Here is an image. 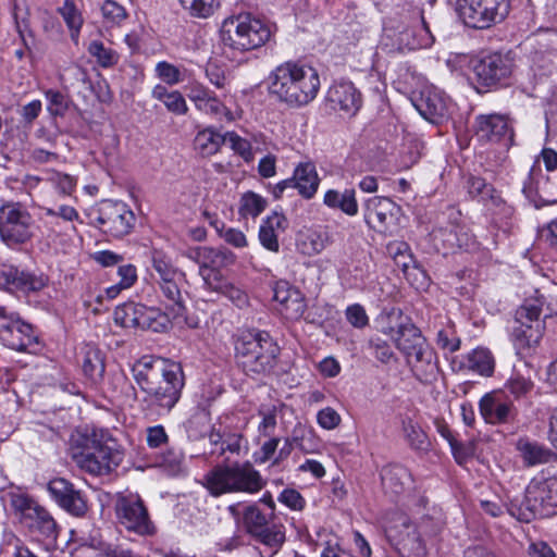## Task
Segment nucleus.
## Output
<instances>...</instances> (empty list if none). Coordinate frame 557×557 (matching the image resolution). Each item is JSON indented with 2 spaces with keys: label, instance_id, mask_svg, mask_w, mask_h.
Here are the masks:
<instances>
[{
  "label": "nucleus",
  "instance_id": "21",
  "mask_svg": "<svg viewBox=\"0 0 557 557\" xmlns=\"http://www.w3.org/2000/svg\"><path fill=\"white\" fill-rule=\"evenodd\" d=\"M326 101L333 110L355 115L361 107L362 98L351 82H338L329 88Z\"/></svg>",
  "mask_w": 557,
  "mask_h": 557
},
{
  "label": "nucleus",
  "instance_id": "12",
  "mask_svg": "<svg viewBox=\"0 0 557 557\" xmlns=\"http://www.w3.org/2000/svg\"><path fill=\"white\" fill-rule=\"evenodd\" d=\"M115 515L128 532L139 536H151L157 532L147 507L137 494L120 495L115 502Z\"/></svg>",
  "mask_w": 557,
  "mask_h": 557
},
{
  "label": "nucleus",
  "instance_id": "11",
  "mask_svg": "<svg viewBox=\"0 0 557 557\" xmlns=\"http://www.w3.org/2000/svg\"><path fill=\"white\" fill-rule=\"evenodd\" d=\"M245 531L257 542L271 549L273 556L285 542V528L271 522L257 504L245 506L242 512Z\"/></svg>",
  "mask_w": 557,
  "mask_h": 557
},
{
  "label": "nucleus",
  "instance_id": "47",
  "mask_svg": "<svg viewBox=\"0 0 557 557\" xmlns=\"http://www.w3.org/2000/svg\"><path fill=\"white\" fill-rule=\"evenodd\" d=\"M243 448H247V441L244 435L226 429L220 449L212 450L211 453H218L219 456H223L225 453L240 455Z\"/></svg>",
  "mask_w": 557,
  "mask_h": 557
},
{
  "label": "nucleus",
  "instance_id": "63",
  "mask_svg": "<svg viewBox=\"0 0 557 557\" xmlns=\"http://www.w3.org/2000/svg\"><path fill=\"white\" fill-rule=\"evenodd\" d=\"M449 446L458 465H465L474 455V445L471 443H461L455 438Z\"/></svg>",
  "mask_w": 557,
  "mask_h": 557
},
{
  "label": "nucleus",
  "instance_id": "50",
  "mask_svg": "<svg viewBox=\"0 0 557 557\" xmlns=\"http://www.w3.org/2000/svg\"><path fill=\"white\" fill-rule=\"evenodd\" d=\"M182 7L194 17L207 18L213 14L216 0H180Z\"/></svg>",
  "mask_w": 557,
  "mask_h": 557
},
{
  "label": "nucleus",
  "instance_id": "45",
  "mask_svg": "<svg viewBox=\"0 0 557 557\" xmlns=\"http://www.w3.org/2000/svg\"><path fill=\"white\" fill-rule=\"evenodd\" d=\"M37 181H46L50 183L60 194L71 195L76 187V178L70 174L61 173L58 171H46L42 178Z\"/></svg>",
  "mask_w": 557,
  "mask_h": 557
},
{
  "label": "nucleus",
  "instance_id": "30",
  "mask_svg": "<svg viewBox=\"0 0 557 557\" xmlns=\"http://www.w3.org/2000/svg\"><path fill=\"white\" fill-rule=\"evenodd\" d=\"M468 194L473 199H478L484 206L498 207L502 198L493 185L479 176H470L467 180Z\"/></svg>",
  "mask_w": 557,
  "mask_h": 557
},
{
  "label": "nucleus",
  "instance_id": "22",
  "mask_svg": "<svg viewBox=\"0 0 557 557\" xmlns=\"http://www.w3.org/2000/svg\"><path fill=\"white\" fill-rule=\"evenodd\" d=\"M273 298L281 306V312L289 320H297L306 311L304 295L287 282H278L274 287Z\"/></svg>",
  "mask_w": 557,
  "mask_h": 557
},
{
  "label": "nucleus",
  "instance_id": "48",
  "mask_svg": "<svg viewBox=\"0 0 557 557\" xmlns=\"http://www.w3.org/2000/svg\"><path fill=\"white\" fill-rule=\"evenodd\" d=\"M103 21L112 26H119L128 17L126 9L114 0H104L100 7Z\"/></svg>",
  "mask_w": 557,
  "mask_h": 557
},
{
  "label": "nucleus",
  "instance_id": "56",
  "mask_svg": "<svg viewBox=\"0 0 557 557\" xmlns=\"http://www.w3.org/2000/svg\"><path fill=\"white\" fill-rule=\"evenodd\" d=\"M534 384L531 380L521 375H515L506 383L507 391L516 398L525 397L533 389Z\"/></svg>",
  "mask_w": 557,
  "mask_h": 557
},
{
  "label": "nucleus",
  "instance_id": "52",
  "mask_svg": "<svg viewBox=\"0 0 557 557\" xmlns=\"http://www.w3.org/2000/svg\"><path fill=\"white\" fill-rule=\"evenodd\" d=\"M48 100V111L53 116H63L69 110L71 100L67 96L58 90L49 89L46 91Z\"/></svg>",
  "mask_w": 557,
  "mask_h": 557
},
{
  "label": "nucleus",
  "instance_id": "7",
  "mask_svg": "<svg viewBox=\"0 0 557 557\" xmlns=\"http://www.w3.org/2000/svg\"><path fill=\"white\" fill-rule=\"evenodd\" d=\"M271 36L270 28L250 13L226 20L222 28L225 46L239 51H249L263 46Z\"/></svg>",
  "mask_w": 557,
  "mask_h": 557
},
{
  "label": "nucleus",
  "instance_id": "61",
  "mask_svg": "<svg viewBox=\"0 0 557 557\" xmlns=\"http://www.w3.org/2000/svg\"><path fill=\"white\" fill-rule=\"evenodd\" d=\"M522 193L536 208L548 203L539 195V182H535L533 171L530 172L527 180L523 182Z\"/></svg>",
  "mask_w": 557,
  "mask_h": 557
},
{
  "label": "nucleus",
  "instance_id": "24",
  "mask_svg": "<svg viewBox=\"0 0 557 557\" xmlns=\"http://www.w3.org/2000/svg\"><path fill=\"white\" fill-rule=\"evenodd\" d=\"M383 491L391 498L401 495L411 485L412 478L409 470L398 463H391L380 472Z\"/></svg>",
  "mask_w": 557,
  "mask_h": 557
},
{
  "label": "nucleus",
  "instance_id": "26",
  "mask_svg": "<svg viewBox=\"0 0 557 557\" xmlns=\"http://www.w3.org/2000/svg\"><path fill=\"white\" fill-rule=\"evenodd\" d=\"M287 226L288 222L285 215L274 211L267 219L262 220L258 235L260 244L271 252H278V236L285 232Z\"/></svg>",
  "mask_w": 557,
  "mask_h": 557
},
{
  "label": "nucleus",
  "instance_id": "6",
  "mask_svg": "<svg viewBox=\"0 0 557 557\" xmlns=\"http://www.w3.org/2000/svg\"><path fill=\"white\" fill-rule=\"evenodd\" d=\"M508 512L518 520L525 522L531 521L536 516L556 513L557 472L543 480H531L521 498L510 499Z\"/></svg>",
  "mask_w": 557,
  "mask_h": 557
},
{
  "label": "nucleus",
  "instance_id": "20",
  "mask_svg": "<svg viewBox=\"0 0 557 557\" xmlns=\"http://www.w3.org/2000/svg\"><path fill=\"white\" fill-rule=\"evenodd\" d=\"M418 112L431 123H442L447 120L454 109L451 100L440 89L425 88L413 101Z\"/></svg>",
  "mask_w": 557,
  "mask_h": 557
},
{
  "label": "nucleus",
  "instance_id": "40",
  "mask_svg": "<svg viewBox=\"0 0 557 557\" xmlns=\"http://www.w3.org/2000/svg\"><path fill=\"white\" fill-rule=\"evenodd\" d=\"M87 51L102 69L114 67L120 62V53L107 47L101 40H91Z\"/></svg>",
  "mask_w": 557,
  "mask_h": 557
},
{
  "label": "nucleus",
  "instance_id": "25",
  "mask_svg": "<svg viewBox=\"0 0 557 557\" xmlns=\"http://www.w3.org/2000/svg\"><path fill=\"white\" fill-rule=\"evenodd\" d=\"M481 416L487 423L496 424L506 422L512 412V405L504 400L502 392L494 391L485 394L480 403Z\"/></svg>",
  "mask_w": 557,
  "mask_h": 557
},
{
  "label": "nucleus",
  "instance_id": "32",
  "mask_svg": "<svg viewBox=\"0 0 557 557\" xmlns=\"http://www.w3.org/2000/svg\"><path fill=\"white\" fill-rule=\"evenodd\" d=\"M323 203L331 209H338L350 216L358 213V202L355 189L347 188L343 193L336 189H329L324 194Z\"/></svg>",
  "mask_w": 557,
  "mask_h": 557
},
{
  "label": "nucleus",
  "instance_id": "1",
  "mask_svg": "<svg viewBox=\"0 0 557 557\" xmlns=\"http://www.w3.org/2000/svg\"><path fill=\"white\" fill-rule=\"evenodd\" d=\"M132 375L143 393L144 403L152 412L169 413L178 403L185 385L180 364L143 357L132 366Z\"/></svg>",
  "mask_w": 557,
  "mask_h": 557
},
{
  "label": "nucleus",
  "instance_id": "57",
  "mask_svg": "<svg viewBox=\"0 0 557 557\" xmlns=\"http://www.w3.org/2000/svg\"><path fill=\"white\" fill-rule=\"evenodd\" d=\"M436 344L440 348L449 352H455L460 347V338L451 326L442 329L437 332Z\"/></svg>",
  "mask_w": 557,
  "mask_h": 557
},
{
  "label": "nucleus",
  "instance_id": "14",
  "mask_svg": "<svg viewBox=\"0 0 557 557\" xmlns=\"http://www.w3.org/2000/svg\"><path fill=\"white\" fill-rule=\"evenodd\" d=\"M135 214L121 201L106 200L99 208L97 222L100 228L114 238L128 235L135 226Z\"/></svg>",
  "mask_w": 557,
  "mask_h": 557
},
{
  "label": "nucleus",
  "instance_id": "59",
  "mask_svg": "<svg viewBox=\"0 0 557 557\" xmlns=\"http://www.w3.org/2000/svg\"><path fill=\"white\" fill-rule=\"evenodd\" d=\"M9 503L15 512H18L26 518H28L29 512H34V508L37 506L34 504L32 498L22 493H10Z\"/></svg>",
  "mask_w": 557,
  "mask_h": 557
},
{
  "label": "nucleus",
  "instance_id": "58",
  "mask_svg": "<svg viewBox=\"0 0 557 557\" xmlns=\"http://www.w3.org/2000/svg\"><path fill=\"white\" fill-rule=\"evenodd\" d=\"M58 12L63 17L66 26H78L84 24V18L81 11L77 9L74 0H64Z\"/></svg>",
  "mask_w": 557,
  "mask_h": 557
},
{
  "label": "nucleus",
  "instance_id": "41",
  "mask_svg": "<svg viewBox=\"0 0 557 557\" xmlns=\"http://www.w3.org/2000/svg\"><path fill=\"white\" fill-rule=\"evenodd\" d=\"M397 549L403 557H425L426 548L420 534L411 529L406 536L401 537L397 543Z\"/></svg>",
  "mask_w": 557,
  "mask_h": 557
},
{
  "label": "nucleus",
  "instance_id": "51",
  "mask_svg": "<svg viewBox=\"0 0 557 557\" xmlns=\"http://www.w3.org/2000/svg\"><path fill=\"white\" fill-rule=\"evenodd\" d=\"M157 76L165 84L170 86L177 85L184 81L183 72L176 65L168 62L160 61L156 65Z\"/></svg>",
  "mask_w": 557,
  "mask_h": 557
},
{
  "label": "nucleus",
  "instance_id": "54",
  "mask_svg": "<svg viewBox=\"0 0 557 557\" xmlns=\"http://www.w3.org/2000/svg\"><path fill=\"white\" fill-rule=\"evenodd\" d=\"M329 244L330 236L325 231H308L306 239L304 240L306 252L309 255L320 253Z\"/></svg>",
  "mask_w": 557,
  "mask_h": 557
},
{
  "label": "nucleus",
  "instance_id": "49",
  "mask_svg": "<svg viewBox=\"0 0 557 557\" xmlns=\"http://www.w3.org/2000/svg\"><path fill=\"white\" fill-rule=\"evenodd\" d=\"M267 207V200L260 195L248 191L243 195L239 212L243 216H258Z\"/></svg>",
  "mask_w": 557,
  "mask_h": 557
},
{
  "label": "nucleus",
  "instance_id": "10",
  "mask_svg": "<svg viewBox=\"0 0 557 557\" xmlns=\"http://www.w3.org/2000/svg\"><path fill=\"white\" fill-rule=\"evenodd\" d=\"M509 10V0H457L456 3V11L465 25L476 29L500 23Z\"/></svg>",
  "mask_w": 557,
  "mask_h": 557
},
{
  "label": "nucleus",
  "instance_id": "2",
  "mask_svg": "<svg viewBox=\"0 0 557 557\" xmlns=\"http://www.w3.org/2000/svg\"><path fill=\"white\" fill-rule=\"evenodd\" d=\"M554 314H557V299L548 300L539 290L518 307L510 338L520 358L535 351L545 332V320Z\"/></svg>",
  "mask_w": 557,
  "mask_h": 557
},
{
  "label": "nucleus",
  "instance_id": "28",
  "mask_svg": "<svg viewBox=\"0 0 557 557\" xmlns=\"http://www.w3.org/2000/svg\"><path fill=\"white\" fill-rule=\"evenodd\" d=\"M516 447L527 467L557 461V454L555 451L535 441L520 438Z\"/></svg>",
  "mask_w": 557,
  "mask_h": 557
},
{
  "label": "nucleus",
  "instance_id": "33",
  "mask_svg": "<svg viewBox=\"0 0 557 557\" xmlns=\"http://www.w3.org/2000/svg\"><path fill=\"white\" fill-rule=\"evenodd\" d=\"M181 278H170L168 281L157 284L162 296L169 301L168 310L172 319L183 318L186 312L182 292L178 286Z\"/></svg>",
  "mask_w": 557,
  "mask_h": 557
},
{
  "label": "nucleus",
  "instance_id": "29",
  "mask_svg": "<svg viewBox=\"0 0 557 557\" xmlns=\"http://www.w3.org/2000/svg\"><path fill=\"white\" fill-rule=\"evenodd\" d=\"M392 338L397 349L404 355L426 342L421 331L409 318H406L397 325Z\"/></svg>",
  "mask_w": 557,
  "mask_h": 557
},
{
  "label": "nucleus",
  "instance_id": "37",
  "mask_svg": "<svg viewBox=\"0 0 557 557\" xmlns=\"http://www.w3.org/2000/svg\"><path fill=\"white\" fill-rule=\"evenodd\" d=\"M211 420V413L208 404L200 403L194 409L187 421L185 428L189 437L197 440L205 436L207 428Z\"/></svg>",
  "mask_w": 557,
  "mask_h": 557
},
{
  "label": "nucleus",
  "instance_id": "43",
  "mask_svg": "<svg viewBox=\"0 0 557 557\" xmlns=\"http://www.w3.org/2000/svg\"><path fill=\"white\" fill-rule=\"evenodd\" d=\"M403 431L412 449L428 450L430 446L428 435L412 419L403 420Z\"/></svg>",
  "mask_w": 557,
  "mask_h": 557
},
{
  "label": "nucleus",
  "instance_id": "31",
  "mask_svg": "<svg viewBox=\"0 0 557 557\" xmlns=\"http://www.w3.org/2000/svg\"><path fill=\"white\" fill-rule=\"evenodd\" d=\"M82 369L84 375L91 384L97 385L102 381L106 366L101 351L98 348L87 346L84 349Z\"/></svg>",
  "mask_w": 557,
  "mask_h": 557
},
{
  "label": "nucleus",
  "instance_id": "23",
  "mask_svg": "<svg viewBox=\"0 0 557 557\" xmlns=\"http://www.w3.org/2000/svg\"><path fill=\"white\" fill-rule=\"evenodd\" d=\"M476 134L487 141H508L513 138L512 128L506 116L500 114L480 115L476 117Z\"/></svg>",
  "mask_w": 557,
  "mask_h": 557
},
{
  "label": "nucleus",
  "instance_id": "15",
  "mask_svg": "<svg viewBox=\"0 0 557 557\" xmlns=\"http://www.w3.org/2000/svg\"><path fill=\"white\" fill-rule=\"evenodd\" d=\"M400 207L387 197H372L364 203V221L381 234L392 235L397 227Z\"/></svg>",
  "mask_w": 557,
  "mask_h": 557
},
{
  "label": "nucleus",
  "instance_id": "53",
  "mask_svg": "<svg viewBox=\"0 0 557 557\" xmlns=\"http://www.w3.org/2000/svg\"><path fill=\"white\" fill-rule=\"evenodd\" d=\"M225 144H228L231 149L239 154L246 162H250L253 159L251 144L236 133H225Z\"/></svg>",
  "mask_w": 557,
  "mask_h": 557
},
{
  "label": "nucleus",
  "instance_id": "46",
  "mask_svg": "<svg viewBox=\"0 0 557 557\" xmlns=\"http://www.w3.org/2000/svg\"><path fill=\"white\" fill-rule=\"evenodd\" d=\"M410 370L413 376L423 384H430L436 380L437 376V364L434 358H426L425 361L413 362L409 359Z\"/></svg>",
  "mask_w": 557,
  "mask_h": 557
},
{
  "label": "nucleus",
  "instance_id": "55",
  "mask_svg": "<svg viewBox=\"0 0 557 557\" xmlns=\"http://www.w3.org/2000/svg\"><path fill=\"white\" fill-rule=\"evenodd\" d=\"M368 349L374 358L382 363H388L392 359H395V352L391 348V345L381 337L370 338Z\"/></svg>",
  "mask_w": 557,
  "mask_h": 557
},
{
  "label": "nucleus",
  "instance_id": "36",
  "mask_svg": "<svg viewBox=\"0 0 557 557\" xmlns=\"http://www.w3.org/2000/svg\"><path fill=\"white\" fill-rule=\"evenodd\" d=\"M466 367L483 376L494 373L495 360L487 348H475L466 357Z\"/></svg>",
  "mask_w": 557,
  "mask_h": 557
},
{
  "label": "nucleus",
  "instance_id": "18",
  "mask_svg": "<svg viewBox=\"0 0 557 557\" xmlns=\"http://www.w3.org/2000/svg\"><path fill=\"white\" fill-rule=\"evenodd\" d=\"M512 65V60L508 55L495 52L480 59L473 71L482 86L494 87L506 84Z\"/></svg>",
  "mask_w": 557,
  "mask_h": 557
},
{
  "label": "nucleus",
  "instance_id": "8",
  "mask_svg": "<svg viewBox=\"0 0 557 557\" xmlns=\"http://www.w3.org/2000/svg\"><path fill=\"white\" fill-rule=\"evenodd\" d=\"M35 221L21 202L8 201L0 206V240L10 249H17L32 240Z\"/></svg>",
  "mask_w": 557,
  "mask_h": 557
},
{
  "label": "nucleus",
  "instance_id": "4",
  "mask_svg": "<svg viewBox=\"0 0 557 557\" xmlns=\"http://www.w3.org/2000/svg\"><path fill=\"white\" fill-rule=\"evenodd\" d=\"M235 360L246 375L260 379L270 375L278 363L281 347L267 331L247 330L235 339Z\"/></svg>",
  "mask_w": 557,
  "mask_h": 557
},
{
  "label": "nucleus",
  "instance_id": "3",
  "mask_svg": "<svg viewBox=\"0 0 557 557\" xmlns=\"http://www.w3.org/2000/svg\"><path fill=\"white\" fill-rule=\"evenodd\" d=\"M320 89L318 72L297 62H285L275 67L269 76V92L290 108L310 103Z\"/></svg>",
  "mask_w": 557,
  "mask_h": 557
},
{
  "label": "nucleus",
  "instance_id": "27",
  "mask_svg": "<svg viewBox=\"0 0 557 557\" xmlns=\"http://www.w3.org/2000/svg\"><path fill=\"white\" fill-rule=\"evenodd\" d=\"M187 97L191 102H194L198 110L206 114H210L214 117H220L225 114L226 108L223 102L220 101L211 90L201 84L190 85Z\"/></svg>",
  "mask_w": 557,
  "mask_h": 557
},
{
  "label": "nucleus",
  "instance_id": "35",
  "mask_svg": "<svg viewBox=\"0 0 557 557\" xmlns=\"http://www.w3.org/2000/svg\"><path fill=\"white\" fill-rule=\"evenodd\" d=\"M151 277L156 284L170 278H181V273L173 264L171 259L162 251L154 250L151 256Z\"/></svg>",
  "mask_w": 557,
  "mask_h": 557
},
{
  "label": "nucleus",
  "instance_id": "19",
  "mask_svg": "<svg viewBox=\"0 0 557 557\" xmlns=\"http://www.w3.org/2000/svg\"><path fill=\"white\" fill-rule=\"evenodd\" d=\"M47 285L42 275H36L13 264L0 263V289L8 293L39 292Z\"/></svg>",
  "mask_w": 557,
  "mask_h": 557
},
{
  "label": "nucleus",
  "instance_id": "44",
  "mask_svg": "<svg viewBox=\"0 0 557 557\" xmlns=\"http://www.w3.org/2000/svg\"><path fill=\"white\" fill-rule=\"evenodd\" d=\"M235 262V255L226 248L207 247L205 263L200 269L221 270Z\"/></svg>",
  "mask_w": 557,
  "mask_h": 557
},
{
  "label": "nucleus",
  "instance_id": "16",
  "mask_svg": "<svg viewBox=\"0 0 557 557\" xmlns=\"http://www.w3.org/2000/svg\"><path fill=\"white\" fill-rule=\"evenodd\" d=\"M319 185L320 177L315 164L311 161L300 162L294 169L293 176L278 182L272 194L275 199H280L287 189H297L302 198L311 199L317 194Z\"/></svg>",
  "mask_w": 557,
  "mask_h": 557
},
{
  "label": "nucleus",
  "instance_id": "42",
  "mask_svg": "<svg viewBox=\"0 0 557 557\" xmlns=\"http://www.w3.org/2000/svg\"><path fill=\"white\" fill-rule=\"evenodd\" d=\"M143 306L132 301L117 306L114 310V322L123 327H137Z\"/></svg>",
  "mask_w": 557,
  "mask_h": 557
},
{
  "label": "nucleus",
  "instance_id": "9",
  "mask_svg": "<svg viewBox=\"0 0 557 557\" xmlns=\"http://www.w3.org/2000/svg\"><path fill=\"white\" fill-rule=\"evenodd\" d=\"M0 342L20 352L36 354L40 349L36 327L4 306H0Z\"/></svg>",
  "mask_w": 557,
  "mask_h": 557
},
{
  "label": "nucleus",
  "instance_id": "17",
  "mask_svg": "<svg viewBox=\"0 0 557 557\" xmlns=\"http://www.w3.org/2000/svg\"><path fill=\"white\" fill-rule=\"evenodd\" d=\"M47 491L55 504L71 516L82 518L87 513L88 500L86 495L69 480L54 478L48 482Z\"/></svg>",
  "mask_w": 557,
  "mask_h": 557
},
{
  "label": "nucleus",
  "instance_id": "38",
  "mask_svg": "<svg viewBox=\"0 0 557 557\" xmlns=\"http://www.w3.org/2000/svg\"><path fill=\"white\" fill-rule=\"evenodd\" d=\"M172 319L170 311L161 312L159 309L143 306L137 329L163 332Z\"/></svg>",
  "mask_w": 557,
  "mask_h": 557
},
{
  "label": "nucleus",
  "instance_id": "34",
  "mask_svg": "<svg viewBox=\"0 0 557 557\" xmlns=\"http://www.w3.org/2000/svg\"><path fill=\"white\" fill-rule=\"evenodd\" d=\"M28 518L34 521L32 529L39 532L45 540L49 542L57 540L59 527L48 510L41 506H36L34 512L28 513Z\"/></svg>",
  "mask_w": 557,
  "mask_h": 557
},
{
  "label": "nucleus",
  "instance_id": "5",
  "mask_svg": "<svg viewBox=\"0 0 557 557\" xmlns=\"http://www.w3.org/2000/svg\"><path fill=\"white\" fill-rule=\"evenodd\" d=\"M205 487L211 496L219 497L230 493L256 494L265 481L250 461L218 465L203 478Z\"/></svg>",
  "mask_w": 557,
  "mask_h": 557
},
{
  "label": "nucleus",
  "instance_id": "64",
  "mask_svg": "<svg viewBox=\"0 0 557 557\" xmlns=\"http://www.w3.org/2000/svg\"><path fill=\"white\" fill-rule=\"evenodd\" d=\"M345 314L347 321L357 329H362L369 323V318L366 313V310L359 304L347 307Z\"/></svg>",
  "mask_w": 557,
  "mask_h": 557
},
{
  "label": "nucleus",
  "instance_id": "13",
  "mask_svg": "<svg viewBox=\"0 0 557 557\" xmlns=\"http://www.w3.org/2000/svg\"><path fill=\"white\" fill-rule=\"evenodd\" d=\"M123 460V453L111 446L108 442L92 441L77 458L82 470L92 475H107L115 470Z\"/></svg>",
  "mask_w": 557,
  "mask_h": 557
},
{
  "label": "nucleus",
  "instance_id": "62",
  "mask_svg": "<svg viewBox=\"0 0 557 557\" xmlns=\"http://www.w3.org/2000/svg\"><path fill=\"white\" fill-rule=\"evenodd\" d=\"M13 18L15 22V27L21 38L25 41V33H30L29 30V10L26 5L23 8L18 3H14L13 5Z\"/></svg>",
  "mask_w": 557,
  "mask_h": 557
},
{
  "label": "nucleus",
  "instance_id": "39",
  "mask_svg": "<svg viewBox=\"0 0 557 557\" xmlns=\"http://www.w3.org/2000/svg\"><path fill=\"white\" fill-rule=\"evenodd\" d=\"M223 144H225V134L221 135L213 128L199 132L194 140L195 149L203 157L216 153Z\"/></svg>",
  "mask_w": 557,
  "mask_h": 557
},
{
  "label": "nucleus",
  "instance_id": "60",
  "mask_svg": "<svg viewBox=\"0 0 557 557\" xmlns=\"http://www.w3.org/2000/svg\"><path fill=\"white\" fill-rule=\"evenodd\" d=\"M199 274L203 280L205 285L214 292L221 293L224 286L228 283L222 277L220 270L213 269H199Z\"/></svg>",
  "mask_w": 557,
  "mask_h": 557
}]
</instances>
